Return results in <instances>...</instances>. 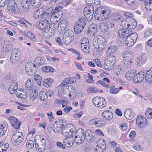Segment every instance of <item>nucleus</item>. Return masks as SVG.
<instances>
[{
    "instance_id": "f257e3e1",
    "label": "nucleus",
    "mask_w": 152,
    "mask_h": 152,
    "mask_svg": "<svg viewBox=\"0 0 152 152\" xmlns=\"http://www.w3.org/2000/svg\"><path fill=\"white\" fill-rule=\"evenodd\" d=\"M110 11L107 7L101 6L98 7L94 12L95 18L100 21L108 18L110 16Z\"/></svg>"
},
{
    "instance_id": "f03ea898",
    "label": "nucleus",
    "mask_w": 152,
    "mask_h": 152,
    "mask_svg": "<svg viewBox=\"0 0 152 152\" xmlns=\"http://www.w3.org/2000/svg\"><path fill=\"white\" fill-rule=\"evenodd\" d=\"M137 35L136 33H134L126 38H120L117 41V43L120 45L125 43V44L129 47L133 46L136 42Z\"/></svg>"
},
{
    "instance_id": "7ed1b4c3",
    "label": "nucleus",
    "mask_w": 152,
    "mask_h": 152,
    "mask_svg": "<svg viewBox=\"0 0 152 152\" xmlns=\"http://www.w3.org/2000/svg\"><path fill=\"white\" fill-rule=\"evenodd\" d=\"M93 43L95 47H97V50L100 52L104 49L107 45V42L103 37L97 35L94 37Z\"/></svg>"
},
{
    "instance_id": "20e7f679",
    "label": "nucleus",
    "mask_w": 152,
    "mask_h": 152,
    "mask_svg": "<svg viewBox=\"0 0 152 152\" xmlns=\"http://www.w3.org/2000/svg\"><path fill=\"white\" fill-rule=\"evenodd\" d=\"M24 140V137L22 132H15L12 137V143L14 145H19Z\"/></svg>"
},
{
    "instance_id": "39448f33",
    "label": "nucleus",
    "mask_w": 152,
    "mask_h": 152,
    "mask_svg": "<svg viewBox=\"0 0 152 152\" xmlns=\"http://www.w3.org/2000/svg\"><path fill=\"white\" fill-rule=\"evenodd\" d=\"M93 104L99 109H102L106 107V104L105 99L102 97H96L92 100Z\"/></svg>"
},
{
    "instance_id": "423d86ee",
    "label": "nucleus",
    "mask_w": 152,
    "mask_h": 152,
    "mask_svg": "<svg viewBox=\"0 0 152 152\" xmlns=\"http://www.w3.org/2000/svg\"><path fill=\"white\" fill-rule=\"evenodd\" d=\"M148 124V120L144 116L139 115L136 118V124L140 128H144Z\"/></svg>"
},
{
    "instance_id": "0eeeda50",
    "label": "nucleus",
    "mask_w": 152,
    "mask_h": 152,
    "mask_svg": "<svg viewBox=\"0 0 152 152\" xmlns=\"http://www.w3.org/2000/svg\"><path fill=\"white\" fill-rule=\"evenodd\" d=\"M62 130L63 135L66 137L72 136V132L74 131V126L72 124H69L65 126Z\"/></svg>"
},
{
    "instance_id": "6e6552de",
    "label": "nucleus",
    "mask_w": 152,
    "mask_h": 152,
    "mask_svg": "<svg viewBox=\"0 0 152 152\" xmlns=\"http://www.w3.org/2000/svg\"><path fill=\"white\" fill-rule=\"evenodd\" d=\"M18 53V51L17 48H15L12 50L10 58V62L12 64H16L19 62L20 58Z\"/></svg>"
},
{
    "instance_id": "1a4fd4ad",
    "label": "nucleus",
    "mask_w": 152,
    "mask_h": 152,
    "mask_svg": "<svg viewBox=\"0 0 152 152\" xmlns=\"http://www.w3.org/2000/svg\"><path fill=\"white\" fill-rule=\"evenodd\" d=\"M106 144L104 140L102 139L98 140L95 147V149L96 152H102L105 149Z\"/></svg>"
},
{
    "instance_id": "9d476101",
    "label": "nucleus",
    "mask_w": 152,
    "mask_h": 152,
    "mask_svg": "<svg viewBox=\"0 0 152 152\" xmlns=\"http://www.w3.org/2000/svg\"><path fill=\"white\" fill-rule=\"evenodd\" d=\"M25 70L28 75H33L36 72L35 64L31 62H28L26 65Z\"/></svg>"
},
{
    "instance_id": "9b49d317",
    "label": "nucleus",
    "mask_w": 152,
    "mask_h": 152,
    "mask_svg": "<svg viewBox=\"0 0 152 152\" xmlns=\"http://www.w3.org/2000/svg\"><path fill=\"white\" fill-rule=\"evenodd\" d=\"M38 141H35V147L37 150L39 151H42L45 147V141L43 138L38 139Z\"/></svg>"
},
{
    "instance_id": "f8f14e48",
    "label": "nucleus",
    "mask_w": 152,
    "mask_h": 152,
    "mask_svg": "<svg viewBox=\"0 0 152 152\" xmlns=\"http://www.w3.org/2000/svg\"><path fill=\"white\" fill-rule=\"evenodd\" d=\"M37 27L40 30H50V24L46 20L40 21L37 23Z\"/></svg>"
},
{
    "instance_id": "ddd939ff",
    "label": "nucleus",
    "mask_w": 152,
    "mask_h": 152,
    "mask_svg": "<svg viewBox=\"0 0 152 152\" xmlns=\"http://www.w3.org/2000/svg\"><path fill=\"white\" fill-rule=\"evenodd\" d=\"M17 9V6L14 0H9L8 4L7 9L9 12L12 14H15Z\"/></svg>"
},
{
    "instance_id": "4468645a",
    "label": "nucleus",
    "mask_w": 152,
    "mask_h": 152,
    "mask_svg": "<svg viewBox=\"0 0 152 152\" xmlns=\"http://www.w3.org/2000/svg\"><path fill=\"white\" fill-rule=\"evenodd\" d=\"M89 123L91 124L94 125L96 126L100 127L104 126L105 124L103 119L99 118L92 119L90 121Z\"/></svg>"
},
{
    "instance_id": "2eb2a0df",
    "label": "nucleus",
    "mask_w": 152,
    "mask_h": 152,
    "mask_svg": "<svg viewBox=\"0 0 152 152\" xmlns=\"http://www.w3.org/2000/svg\"><path fill=\"white\" fill-rule=\"evenodd\" d=\"M68 23L66 20H61L59 23L58 26V32L59 34L62 33L66 28Z\"/></svg>"
},
{
    "instance_id": "dca6fc26",
    "label": "nucleus",
    "mask_w": 152,
    "mask_h": 152,
    "mask_svg": "<svg viewBox=\"0 0 152 152\" xmlns=\"http://www.w3.org/2000/svg\"><path fill=\"white\" fill-rule=\"evenodd\" d=\"M132 33L131 30L121 29L118 30V34L121 38H126L131 35Z\"/></svg>"
},
{
    "instance_id": "f3484780",
    "label": "nucleus",
    "mask_w": 152,
    "mask_h": 152,
    "mask_svg": "<svg viewBox=\"0 0 152 152\" xmlns=\"http://www.w3.org/2000/svg\"><path fill=\"white\" fill-rule=\"evenodd\" d=\"M8 120L12 126L15 129H18L20 125V122L19 121L13 116H10L8 118Z\"/></svg>"
},
{
    "instance_id": "a211bd4d",
    "label": "nucleus",
    "mask_w": 152,
    "mask_h": 152,
    "mask_svg": "<svg viewBox=\"0 0 152 152\" xmlns=\"http://www.w3.org/2000/svg\"><path fill=\"white\" fill-rule=\"evenodd\" d=\"M145 73L143 72H140L136 75L133 79L134 83H137L141 82L144 79Z\"/></svg>"
},
{
    "instance_id": "6ab92c4d",
    "label": "nucleus",
    "mask_w": 152,
    "mask_h": 152,
    "mask_svg": "<svg viewBox=\"0 0 152 152\" xmlns=\"http://www.w3.org/2000/svg\"><path fill=\"white\" fill-rule=\"evenodd\" d=\"M74 142V138L73 136L66 137L63 140V143L64 145L69 147L72 146Z\"/></svg>"
},
{
    "instance_id": "aec40b11",
    "label": "nucleus",
    "mask_w": 152,
    "mask_h": 152,
    "mask_svg": "<svg viewBox=\"0 0 152 152\" xmlns=\"http://www.w3.org/2000/svg\"><path fill=\"white\" fill-rule=\"evenodd\" d=\"M97 26L96 25L92 23L89 26L88 34L90 36L94 35L97 32Z\"/></svg>"
},
{
    "instance_id": "412c9836",
    "label": "nucleus",
    "mask_w": 152,
    "mask_h": 152,
    "mask_svg": "<svg viewBox=\"0 0 152 152\" xmlns=\"http://www.w3.org/2000/svg\"><path fill=\"white\" fill-rule=\"evenodd\" d=\"M102 116L105 120L110 121L113 118V113L110 110H105L102 113Z\"/></svg>"
},
{
    "instance_id": "4be33fe9",
    "label": "nucleus",
    "mask_w": 152,
    "mask_h": 152,
    "mask_svg": "<svg viewBox=\"0 0 152 152\" xmlns=\"http://www.w3.org/2000/svg\"><path fill=\"white\" fill-rule=\"evenodd\" d=\"M48 16V14L40 10H37L35 12L34 18L39 19L42 17L43 18H46Z\"/></svg>"
},
{
    "instance_id": "5701e85b",
    "label": "nucleus",
    "mask_w": 152,
    "mask_h": 152,
    "mask_svg": "<svg viewBox=\"0 0 152 152\" xmlns=\"http://www.w3.org/2000/svg\"><path fill=\"white\" fill-rule=\"evenodd\" d=\"M75 135V137H80L81 141H84L85 137L84 131L82 129H78L76 131Z\"/></svg>"
},
{
    "instance_id": "b1692460",
    "label": "nucleus",
    "mask_w": 152,
    "mask_h": 152,
    "mask_svg": "<svg viewBox=\"0 0 152 152\" xmlns=\"http://www.w3.org/2000/svg\"><path fill=\"white\" fill-rule=\"evenodd\" d=\"M8 126L7 123L5 121H2L0 124V136H2L5 134Z\"/></svg>"
},
{
    "instance_id": "393cba45",
    "label": "nucleus",
    "mask_w": 152,
    "mask_h": 152,
    "mask_svg": "<svg viewBox=\"0 0 152 152\" xmlns=\"http://www.w3.org/2000/svg\"><path fill=\"white\" fill-rule=\"evenodd\" d=\"M124 115L125 118L129 120H131L134 118V115L132 110L126 109L124 112Z\"/></svg>"
},
{
    "instance_id": "a878e982",
    "label": "nucleus",
    "mask_w": 152,
    "mask_h": 152,
    "mask_svg": "<svg viewBox=\"0 0 152 152\" xmlns=\"http://www.w3.org/2000/svg\"><path fill=\"white\" fill-rule=\"evenodd\" d=\"M32 0H22L21 4L23 10L26 11L29 8Z\"/></svg>"
},
{
    "instance_id": "bb28decb",
    "label": "nucleus",
    "mask_w": 152,
    "mask_h": 152,
    "mask_svg": "<svg viewBox=\"0 0 152 152\" xmlns=\"http://www.w3.org/2000/svg\"><path fill=\"white\" fill-rule=\"evenodd\" d=\"M18 87V84L16 82H12L10 85L8 89L10 93L12 94L15 93Z\"/></svg>"
},
{
    "instance_id": "cd10ccee",
    "label": "nucleus",
    "mask_w": 152,
    "mask_h": 152,
    "mask_svg": "<svg viewBox=\"0 0 152 152\" xmlns=\"http://www.w3.org/2000/svg\"><path fill=\"white\" fill-rule=\"evenodd\" d=\"M145 79L148 82L152 83V67L147 71L146 73Z\"/></svg>"
},
{
    "instance_id": "c85d7f7f",
    "label": "nucleus",
    "mask_w": 152,
    "mask_h": 152,
    "mask_svg": "<svg viewBox=\"0 0 152 152\" xmlns=\"http://www.w3.org/2000/svg\"><path fill=\"white\" fill-rule=\"evenodd\" d=\"M45 31L43 33V37L46 38H49L52 36L54 34V31L52 29L50 30L46 29L44 30Z\"/></svg>"
},
{
    "instance_id": "c756f323",
    "label": "nucleus",
    "mask_w": 152,
    "mask_h": 152,
    "mask_svg": "<svg viewBox=\"0 0 152 152\" xmlns=\"http://www.w3.org/2000/svg\"><path fill=\"white\" fill-rule=\"evenodd\" d=\"M123 71V68L121 66L116 65L114 67V72L115 75L118 76L122 73Z\"/></svg>"
},
{
    "instance_id": "7c9ffc66",
    "label": "nucleus",
    "mask_w": 152,
    "mask_h": 152,
    "mask_svg": "<svg viewBox=\"0 0 152 152\" xmlns=\"http://www.w3.org/2000/svg\"><path fill=\"white\" fill-rule=\"evenodd\" d=\"M59 122V124H58V125L54 129V131L56 133H58L61 131H62L63 129L64 128V125L63 124V122L62 121H58V122Z\"/></svg>"
},
{
    "instance_id": "2f4dec72",
    "label": "nucleus",
    "mask_w": 152,
    "mask_h": 152,
    "mask_svg": "<svg viewBox=\"0 0 152 152\" xmlns=\"http://www.w3.org/2000/svg\"><path fill=\"white\" fill-rule=\"evenodd\" d=\"M53 79L51 78H48L45 79L43 81V86L47 87H50L51 85L53 82Z\"/></svg>"
},
{
    "instance_id": "473e14b6",
    "label": "nucleus",
    "mask_w": 152,
    "mask_h": 152,
    "mask_svg": "<svg viewBox=\"0 0 152 152\" xmlns=\"http://www.w3.org/2000/svg\"><path fill=\"white\" fill-rule=\"evenodd\" d=\"M11 46L8 41L5 42L1 46V49L3 51L7 52L10 49Z\"/></svg>"
},
{
    "instance_id": "72a5a7b5",
    "label": "nucleus",
    "mask_w": 152,
    "mask_h": 152,
    "mask_svg": "<svg viewBox=\"0 0 152 152\" xmlns=\"http://www.w3.org/2000/svg\"><path fill=\"white\" fill-rule=\"evenodd\" d=\"M133 59H129L127 58H123V63L124 66L127 68H129L131 67L132 64V63Z\"/></svg>"
},
{
    "instance_id": "f704fd0d",
    "label": "nucleus",
    "mask_w": 152,
    "mask_h": 152,
    "mask_svg": "<svg viewBox=\"0 0 152 152\" xmlns=\"http://www.w3.org/2000/svg\"><path fill=\"white\" fill-rule=\"evenodd\" d=\"M135 75L134 72L132 70H130L126 73L125 77L128 80H130L132 79Z\"/></svg>"
},
{
    "instance_id": "c9c22d12",
    "label": "nucleus",
    "mask_w": 152,
    "mask_h": 152,
    "mask_svg": "<svg viewBox=\"0 0 152 152\" xmlns=\"http://www.w3.org/2000/svg\"><path fill=\"white\" fill-rule=\"evenodd\" d=\"M146 61V59L145 57L142 56H139L137 58L136 62L137 65H141L144 64Z\"/></svg>"
},
{
    "instance_id": "e433bc0d",
    "label": "nucleus",
    "mask_w": 152,
    "mask_h": 152,
    "mask_svg": "<svg viewBox=\"0 0 152 152\" xmlns=\"http://www.w3.org/2000/svg\"><path fill=\"white\" fill-rule=\"evenodd\" d=\"M128 24V28L130 29L135 28L137 26V23L136 20L133 19H130Z\"/></svg>"
},
{
    "instance_id": "4c0bfd02",
    "label": "nucleus",
    "mask_w": 152,
    "mask_h": 152,
    "mask_svg": "<svg viewBox=\"0 0 152 152\" xmlns=\"http://www.w3.org/2000/svg\"><path fill=\"white\" fill-rule=\"evenodd\" d=\"M26 87L28 90H31L34 88L33 81L31 79H28L26 83Z\"/></svg>"
},
{
    "instance_id": "58836bf2",
    "label": "nucleus",
    "mask_w": 152,
    "mask_h": 152,
    "mask_svg": "<svg viewBox=\"0 0 152 152\" xmlns=\"http://www.w3.org/2000/svg\"><path fill=\"white\" fill-rule=\"evenodd\" d=\"M105 61L115 64L116 61V58L113 54H111L107 56Z\"/></svg>"
},
{
    "instance_id": "ea45409f",
    "label": "nucleus",
    "mask_w": 152,
    "mask_h": 152,
    "mask_svg": "<svg viewBox=\"0 0 152 152\" xmlns=\"http://www.w3.org/2000/svg\"><path fill=\"white\" fill-rule=\"evenodd\" d=\"M144 4L145 8L147 10H152V0H146Z\"/></svg>"
},
{
    "instance_id": "a19ab883",
    "label": "nucleus",
    "mask_w": 152,
    "mask_h": 152,
    "mask_svg": "<svg viewBox=\"0 0 152 152\" xmlns=\"http://www.w3.org/2000/svg\"><path fill=\"white\" fill-rule=\"evenodd\" d=\"M45 61L44 58L41 57H38L35 58L34 61L35 65L37 66L41 65L43 64Z\"/></svg>"
},
{
    "instance_id": "79ce46f5",
    "label": "nucleus",
    "mask_w": 152,
    "mask_h": 152,
    "mask_svg": "<svg viewBox=\"0 0 152 152\" xmlns=\"http://www.w3.org/2000/svg\"><path fill=\"white\" fill-rule=\"evenodd\" d=\"M114 65L115 64L111 63L109 62L105 61L104 65V67L106 70L107 71H109L110 70L112 69Z\"/></svg>"
},
{
    "instance_id": "37998d69",
    "label": "nucleus",
    "mask_w": 152,
    "mask_h": 152,
    "mask_svg": "<svg viewBox=\"0 0 152 152\" xmlns=\"http://www.w3.org/2000/svg\"><path fill=\"white\" fill-rule=\"evenodd\" d=\"M123 58H128L129 59H133V54L132 51L127 50L124 53Z\"/></svg>"
},
{
    "instance_id": "c03bdc74",
    "label": "nucleus",
    "mask_w": 152,
    "mask_h": 152,
    "mask_svg": "<svg viewBox=\"0 0 152 152\" xmlns=\"http://www.w3.org/2000/svg\"><path fill=\"white\" fill-rule=\"evenodd\" d=\"M74 37H64L63 36L62 41L66 45L69 44L73 39Z\"/></svg>"
},
{
    "instance_id": "a18cd8bd",
    "label": "nucleus",
    "mask_w": 152,
    "mask_h": 152,
    "mask_svg": "<svg viewBox=\"0 0 152 152\" xmlns=\"http://www.w3.org/2000/svg\"><path fill=\"white\" fill-rule=\"evenodd\" d=\"M83 27H82L81 26L77 23L74 26V27L75 32L77 34L80 33L83 30Z\"/></svg>"
},
{
    "instance_id": "49530a36",
    "label": "nucleus",
    "mask_w": 152,
    "mask_h": 152,
    "mask_svg": "<svg viewBox=\"0 0 152 152\" xmlns=\"http://www.w3.org/2000/svg\"><path fill=\"white\" fill-rule=\"evenodd\" d=\"M76 23L79 24V25L81 26L82 27L84 28L86 23L85 18L84 17L79 18Z\"/></svg>"
},
{
    "instance_id": "de8ad7c7",
    "label": "nucleus",
    "mask_w": 152,
    "mask_h": 152,
    "mask_svg": "<svg viewBox=\"0 0 152 152\" xmlns=\"http://www.w3.org/2000/svg\"><path fill=\"white\" fill-rule=\"evenodd\" d=\"M38 98L40 101H43L47 98L48 96L45 92L40 91L39 94Z\"/></svg>"
},
{
    "instance_id": "09e8293b",
    "label": "nucleus",
    "mask_w": 152,
    "mask_h": 152,
    "mask_svg": "<svg viewBox=\"0 0 152 152\" xmlns=\"http://www.w3.org/2000/svg\"><path fill=\"white\" fill-rule=\"evenodd\" d=\"M94 9L93 6L92 5L86 6L84 9V13H94Z\"/></svg>"
},
{
    "instance_id": "8fccbe9b",
    "label": "nucleus",
    "mask_w": 152,
    "mask_h": 152,
    "mask_svg": "<svg viewBox=\"0 0 152 152\" xmlns=\"http://www.w3.org/2000/svg\"><path fill=\"white\" fill-rule=\"evenodd\" d=\"M37 92H36V90H35L34 92L31 94L29 96V99L31 102H34L35 100L37 97Z\"/></svg>"
},
{
    "instance_id": "3c124183",
    "label": "nucleus",
    "mask_w": 152,
    "mask_h": 152,
    "mask_svg": "<svg viewBox=\"0 0 152 152\" xmlns=\"http://www.w3.org/2000/svg\"><path fill=\"white\" fill-rule=\"evenodd\" d=\"M145 115L148 119H152V108H149L146 111Z\"/></svg>"
},
{
    "instance_id": "603ef678",
    "label": "nucleus",
    "mask_w": 152,
    "mask_h": 152,
    "mask_svg": "<svg viewBox=\"0 0 152 152\" xmlns=\"http://www.w3.org/2000/svg\"><path fill=\"white\" fill-rule=\"evenodd\" d=\"M130 19L127 18L123 20L121 23V26L122 28H128V24Z\"/></svg>"
},
{
    "instance_id": "864d4df0",
    "label": "nucleus",
    "mask_w": 152,
    "mask_h": 152,
    "mask_svg": "<svg viewBox=\"0 0 152 152\" xmlns=\"http://www.w3.org/2000/svg\"><path fill=\"white\" fill-rule=\"evenodd\" d=\"M85 135L89 139H91L94 137L93 132L91 130L88 129L86 131Z\"/></svg>"
},
{
    "instance_id": "5fc2aeb1",
    "label": "nucleus",
    "mask_w": 152,
    "mask_h": 152,
    "mask_svg": "<svg viewBox=\"0 0 152 152\" xmlns=\"http://www.w3.org/2000/svg\"><path fill=\"white\" fill-rule=\"evenodd\" d=\"M100 28L101 31L103 32H106L108 30V27L107 26L103 23H100Z\"/></svg>"
},
{
    "instance_id": "6e6d98bb",
    "label": "nucleus",
    "mask_w": 152,
    "mask_h": 152,
    "mask_svg": "<svg viewBox=\"0 0 152 152\" xmlns=\"http://www.w3.org/2000/svg\"><path fill=\"white\" fill-rule=\"evenodd\" d=\"M28 38L33 42H36L37 41V38L35 35L31 33V32H28L27 33Z\"/></svg>"
},
{
    "instance_id": "4d7b16f0",
    "label": "nucleus",
    "mask_w": 152,
    "mask_h": 152,
    "mask_svg": "<svg viewBox=\"0 0 152 152\" xmlns=\"http://www.w3.org/2000/svg\"><path fill=\"white\" fill-rule=\"evenodd\" d=\"M63 36L64 37H74V34L73 32L71 30H66L64 32Z\"/></svg>"
},
{
    "instance_id": "13d9d810",
    "label": "nucleus",
    "mask_w": 152,
    "mask_h": 152,
    "mask_svg": "<svg viewBox=\"0 0 152 152\" xmlns=\"http://www.w3.org/2000/svg\"><path fill=\"white\" fill-rule=\"evenodd\" d=\"M42 71L45 72H52L54 71L53 68L49 66H44L42 68Z\"/></svg>"
},
{
    "instance_id": "bf43d9fd",
    "label": "nucleus",
    "mask_w": 152,
    "mask_h": 152,
    "mask_svg": "<svg viewBox=\"0 0 152 152\" xmlns=\"http://www.w3.org/2000/svg\"><path fill=\"white\" fill-rule=\"evenodd\" d=\"M26 146L29 149H32L34 147V143L33 140H29L26 142Z\"/></svg>"
},
{
    "instance_id": "052dcab7",
    "label": "nucleus",
    "mask_w": 152,
    "mask_h": 152,
    "mask_svg": "<svg viewBox=\"0 0 152 152\" xmlns=\"http://www.w3.org/2000/svg\"><path fill=\"white\" fill-rule=\"evenodd\" d=\"M81 47L84 53H88L89 52V45H81Z\"/></svg>"
},
{
    "instance_id": "680f3d73",
    "label": "nucleus",
    "mask_w": 152,
    "mask_h": 152,
    "mask_svg": "<svg viewBox=\"0 0 152 152\" xmlns=\"http://www.w3.org/2000/svg\"><path fill=\"white\" fill-rule=\"evenodd\" d=\"M117 50V48L115 46L113 45L110 46L107 50V52L113 53H115Z\"/></svg>"
},
{
    "instance_id": "e2e57ef3",
    "label": "nucleus",
    "mask_w": 152,
    "mask_h": 152,
    "mask_svg": "<svg viewBox=\"0 0 152 152\" xmlns=\"http://www.w3.org/2000/svg\"><path fill=\"white\" fill-rule=\"evenodd\" d=\"M60 19L59 18H58L57 16L51 15L50 20L52 23H56Z\"/></svg>"
},
{
    "instance_id": "0e129e2a",
    "label": "nucleus",
    "mask_w": 152,
    "mask_h": 152,
    "mask_svg": "<svg viewBox=\"0 0 152 152\" xmlns=\"http://www.w3.org/2000/svg\"><path fill=\"white\" fill-rule=\"evenodd\" d=\"M31 4L34 7H39L41 4L39 2V0H32Z\"/></svg>"
},
{
    "instance_id": "69168bd1",
    "label": "nucleus",
    "mask_w": 152,
    "mask_h": 152,
    "mask_svg": "<svg viewBox=\"0 0 152 152\" xmlns=\"http://www.w3.org/2000/svg\"><path fill=\"white\" fill-rule=\"evenodd\" d=\"M84 15L87 20L88 21H90L93 18L94 13H84Z\"/></svg>"
},
{
    "instance_id": "338daca9",
    "label": "nucleus",
    "mask_w": 152,
    "mask_h": 152,
    "mask_svg": "<svg viewBox=\"0 0 152 152\" xmlns=\"http://www.w3.org/2000/svg\"><path fill=\"white\" fill-rule=\"evenodd\" d=\"M87 91L89 93H95L98 91V89L94 87H91L87 89Z\"/></svg>"
},
{
    "instance_id": "774afa93",
    "label": "nucleus",
    "mask_w": 152,
    "mask_h": 152,
    "mask_svg": "<svg viewBox=\"0 0 152 152\" xmlns=\"http://www.w3.org/2000/svg\"><path fill=\"white\" fill-rule=\"evenodd\" d=\"M34 78L35 80L37 82L38 84L40 86L42 80L41 77L38 75H36L34 76Z\"/></svg>"
}]
</instances>
